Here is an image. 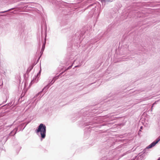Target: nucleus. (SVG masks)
<instances>
[{
	"label": "nucleus",
	"instance_id": "obj_3",
	"mask_svg": "<svg viewBox=\"0 0 160 160\" xmlns=\"http://www.w3.org/2000/svg\"><path fill=\"white\" fill-rule=\"evenodd\" d=\"M10 9H9L7 11H3V12H1V13H4V12H7L8 11H10Z\"/></svg>",
	"mask_w": 160,
	"mask_h": 160
},
{
	"label": "nucleus",
	"instance_id": "obj_2",
	"mask_svg": "<svg viewBox=\"0 0 160 160\" xmlns=\"http://www.w3.org/2000/svg\"><path fill=\"white\" fill-rule=\"evenodd\" d=\"M160 140V138L158 137V138L156 139V140L152 142L151 144L150 145H149L148 147V148H152V147H154L155 145Z\"/></svg>",
	"mask_w": 160,
	"mask_h": 160
},
{
	"label": "nucleus",
	"instance_id": "obj_5",
	"mask_svg": "<svg viewBox=\"0 0 160 160\" xmlns=\"http://www.w3.org/2000/svg\"><path fill=\"white\" fill-rule=\"evenodd\" d=\"M142 126L140 128V129H142Z\"/></svg>",
	"mask_w": 160,
	"mask_h": 160
},
{
	"label": "nucleus",
	"instance_id": "obj_1",
	"mask_svg": "<svg viewBox=\"0 0 160 160\" xmlns=\"http://www.w3.org/2000/svg\"><path fill=\"white\" fill-rule=\"evenodd\" d=\"M37 133L40 132L41 137L42 138H44L46 136V127L43 124L41 123L38 126V128L36 131Z\"/></svg>",
	"mask_w": 160,
	"mask_h": 160
},
{
	"label": "nucleus",
	"instance_id": "obj_4",
	"mask_svg": "<svg viewBox=\"0 0 160 160\" xmlns=\"http://www.w3.org/2000/svg\"><path fill=\"white\" fill-rule=\"evenodd\" d=\"M72 67V66H69V67L67 69V70H68V69H70V68H71Z\"/></svg>",
	"mask_w": 160,
	"mask_h": 160
}]
</instances>
